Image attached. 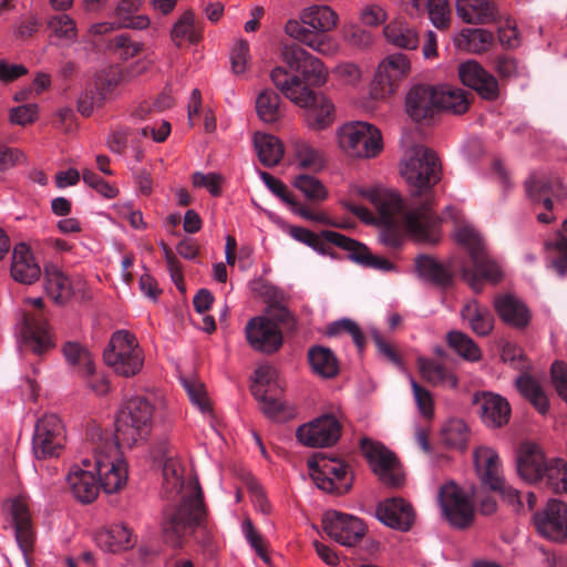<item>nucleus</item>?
<instances>
[{
  "mask_svg": "<svg viewBox=\"0 0 567 567\" xmlns=\"http://www.w3.org/2000/svg\"><path fill=\"white\" fill-rule=\"evenodd\" d=\"M162 494L175 501L163 512V534L167 542L179 545L204 526L206 508L196 476L178 457L169 456L164 463Z\"/></svg>",
  "mask_w": 567,
  "mask_h": 567,
  "instance_id": "f257e3e1",
  "label": "nucleus"
},
{
  "mask_svg": "<svg viewBox=\"0 0 567 567\" xmlns=\"http://www.w3.org/2000/svg\"><path fill=\"white\" fill-rule=\"evenodd\" d=\"M350 195L361 197L377 208L385 225L379 235L384 246L399 247L402 243V230L420 241L434 240L437 217L427 204L405 210L400 195L380 184H354L350 187Z\"/></svg>",
  "mask_w": 567,
  "mask_h": 567,
  "instance_id": "f03ea898",
  "label": "nucleus"
},
{
  "mask_svg": "<svg viewBox=\"0 0 567 567\" xmlns=\"http://www.w3.org/2000/svg\"><path fill=\"white\" fill-rule=\"evenodd\" d=\"M443 220L452 224L456 243L470 254L472 267L462 266L463 279L474 290L478 289L482 279L497 284L503 278V269L487 255L481 234L467 221L463 212L449 206L443 213Z\"/></svg>",
  "mask_w": 567,
  "mask_h": 567,
  "instance_id": "7ed1b4c3",
  "label": "nucleus"
},
{
  "mask_svg": "<svg viewBox=\"0 0 567 567\" xmlns=\"http://www.w3.org/2000/svg\"><path fill=\"white\" fill-rule=\"evenodd\" d=\"M339 24V14L328 4H310L302 8L299 19H289L285 33L291 39L323 55L333 56L340 51L337 39L330 35Z\"/></svg>",
  "mask_w": 567,
  "mask_h": 567,
  "instance_id": "20e7f679",
  "label": "nucleus"
},
{
  "mask_svg": "<svg viewBox=\"0 0 567 567\" xmlns=\"http://www.w3.org/2000/svg\"><path fill=\"white\" fill-rule=\"evenodd\" d=\"M165 406V396L157 390L128 399L115 416L117 440L130 447L145 443L152 434L156 415Z\"/></svg>",
  "mask_w": 567,
  "mask_h": 567,
  "instance_id": "39448f33",
  "label": "nucleus"
},
{
  "mask_svg": "<svg viewBox=\"0 0 567 567\" xmlns=\"http://www.w3.org/2000/svg\"><path fill=\"white\" fill-rule=\"evenodd\" d=\"M270 78L275 86L295 105L305 109L306 126L315 132L329 128L336 121L333 102L321 93H315L303 85L297 75H289L287 70L277 66Z\"/></svg>",
  "mask_w": 567,
  "mask_h": 567,
  "instance_id": "423d86ee",
  "label": "nucleus"
},
{
  "mask_svg": "<svg viewBox=\"0 0 567 567\" xmlns=\"http://www.w3.org/2000/svg\"><path fill=\"white\" fill-rule=\"evenodd\" d=\"M400 173L414 196L425 195L423 205L432 209L431 188L441 178V167L436 154L422 144H406L400 163Z\"/></svg>",
  "mask_w": 567,
  "mask_h": 567,
  "instance_id": "0eeeda50",
  "label": "nucleus"
},
{
  "mask_svg": "<svg viewBox=\"0 0 567 567\" xmlns=\"http://www.w3.org/2000/svg\"><path fill=\"white\" fill-rule=\"evenodd\" d=\"M92 464L99 485L107 494L120 492L128 480L127 465L118 444L111 437L100 439L93 447Z\"/></svg>",
  "mask_w": 567,
  "mask_h": 567,
  "instance_id": "6e6552de",
  "label": "nucleus"
},
{
  "mask_svg": "<svg viewBox=\"0 0 567 567\" xmlns=\"http://www.w3.org/2000/svg\"><path fill=\"white\" fill-rule=\"evenodd\" d=\"M104 361L117 375L131 378L144 367V351L134 333L117 330L112 333L103 353Z\"/></svg>",
  "mask_w": 567,
  "mask_h": 567,
  "instance_id": "1a4fd4ad",
  "label": "nucleus"
},
{
  "mask_svg": "<svg viewBox=\"0 0 567 567\" xmlns=\"http://www.w3.org/2000/svg\"><path fill=\"white\" fill-rule=\"evenodd\" d=\"M338 147L354 158H373L383 150L381 132L363 121L347 122L336 130Z\"/></svg>",
  "mask_w": 567,
  "mask_h": 567,
  "instance_id": "9d476101",
  "label": "nucleus"
},
{
  "mask_svg": "<svg viewBox=\"0 0 567 567\" xmlns=\"http://www.w3.org/2000/svg\"><path fill=\"white\" fill-rule=\"evenodd\" d=\"M66 443V429L63 421L54 413L41 415L32 435V453L38 460L59 457Z\"/></svg>",
  "mask_w": 567,
  "mask_h": 567,
  "instance_id": "9b49d317",
  "label": "nucleus"
},
{
  "mask_svg": "<svg viewBox=\"0 0 567 567\" xmlns=\"http://www.w3.org/2000/svg\"><path fill=\"white\" fill-rule=\"evenodd\" d=\"M14 337L21 350L42 355L55 347L52 333L44 320L23 310L17 312Z\"/></svg>",
  "mask_w": 567,
  "mask_h": 567,
  "instance_id": "f8f14e48",
  "label": "nucleus"
},
{
  "mask_svg": "<svg viewBox=\"0 0 567 567\" xmlns=\"http://www.w3.org/2000/svg\"><path fill=\"white\" fill-rule=\"evenodd\" d=\"M14 337L21 350L42 355L55 347L52 333L44 320L23 310L17 312Z\"/></svg>",
  "mask_w": 567,
  "mask_h": 567,
  "instance_id": "ddd939ff",
  "label": "nucleus"
},
{
  "mask_svg": "<svg viewBox=\"0 0 567 567\" xmlns=\"http://www.w3.org/2000/svg\"><path fill=\"white\" fill-rule=\"evenodd\" d=\"M443 518L454 528L464 529L474 520L472 496L454 482L444 484L437 495Z\"/></svg>",
  "mask_w": 567,
  "mask_h": 567,
  "instance_id": "4468645a",
  "label": "nucleus"
},
{
  "mask_svg": "<svg viewBox=\"0 0 567 567\" xmlns=\"http://www.w3.org/2000/svg\"><path fill=\"white\" fill-rule=\"evenodd\" d=\"M281 58L290 70L297 72L296 75L299 76L301 83L309 89L327 83L329 71L324 63L299 44L284 45ZM287 73L291 75L288 71Z\"/></svg>",
  "mask_w": 567,
  "mask_h": 567,
  "instance_id": "2eb2a0df",
  "label": "nucleus"
},
{
  "mask_svg": "<svg viewBox=\"0 0 567 567\" xmlns=\"http://www.w3.org/2000/svg\"><path fill=\"white\" fill-rule=\"evenodd\" d=\"M308 465L318 488L336 494H343L350 489L351 477L341 460L319 454L309 458Z\"/></svg>",
  "mask_w": 567,
  "mask_h": 567,
  "instance_id": "dca6fc26",
  "label": "nucleus"
},
{
  "mask_svg": "<svg viewBox=\"0 0 567 567\" xmlns=\"http://www.w3.org/2000/svg\"><path fill=\"white\" fill-rule=\"evenodd\" d=\"M361 449L380 481L391 486H398L403 482V473L395 455L384 445L363 439Z\"/></svg>",
  "mask_w": 567,
  "mask_h": 567,
  "instance_id": "f3484780",
  "label": "nucleus"
},
{
  "mask_svg": "<svg viewBox=\"0 0 567 567\" xmlns=\"http://www.w3.org/2000/svg\"><path fill=\"white\" fill-rule=\"evenodd\" d=\"M341 434V425L332 414H322L296 431L298 441L309 447H328L337 443Z\"/></svg>",
  "mask_w": 567,
  "mask_h": 567,
  "instance_id": "a211bd4d",
  "label": "nucleus"
},
{
  "mask_svg": "<svg viewBox=\"0 0 567 567\" xmlns=\"http://www.w3.org/2000/svg\"><path fill=\"white\" fill-rule=\"evenodd\" d=\"M6 519L11 523L16 540L24 558L33 549L34 532L29 505L23 496H14L3 504Z\"/></svg>",
  "mask_w": 567,
  "mask_h": 567,
  "instance_id": "6ab92c4d",
  "label": "nucleus"
},
{
  "mask_svg": "<svg viewBox=\"0 0 567 567\" xmlns=\"http://www.w3.org/2000/svg\"><path fill=\"white\" fill-rule=\"evenodd\" d=\"M411 61L403 53H392L385 56L379 64L375 74V83L379 90L375 97L384 99L393 94L400 83L410 74Z\"/></svg>",
  "mask_w": 567,
  "mask_h": 567,
  "instance_id": "aec40b11",
  "label": "nucleus"
},
{
  "mask_svg": "<svg viewBox=\"0 0 567 567\" xmlns=\"http://www.w3.org/2000/svg\"><path fill=\"white\" fill-rule=\"evenodd\" d=\"M537 533L550 542L567 539V503L550 499L546 506L534 515Z\"/></svg>",
  "mask_w": 567,
  "mask_h": 567,
  "instance_id": "412c9836",
  "label": "nucleus"
},
{
  "mask_svg": "<svg viewBox=\"0 0 567 567\" xmlns=\"http://www.w3.org/2000/svg\"><path fill=\"white\" fill-rule=\"evenodd\" d=\"M322 525L327 535L342 546L355 545L365 533V526L360 518L337 511L326 512Z\"/></svg>",
  "mask_w": 567,
  "mask_h": 567,
  "instance_id": "4be33fe9",
  "label": "nucleus"
},
{
  "mask_svg": "<svg viewBox=\"0 0 567 567\" xmlns=\"http://www.w3.org/2000/svg\"><path fill=\"white\" fill-rule=\"evenodd\" d=\"M245 332L248 343L256 351L270 354L282 346L279 324L267 317L258 316L248 320Z\"/></svg>",
  "mask_w": 567,
  "mask_h": 567,
  "instance_id": "5701e85b",
  "label": "nucleus"
},
{
  "mask_svg": "<svg viewBox=\"0 0 567 567\" xmlns=\"http://www.w3.org/2000/svg\"><path fill=\"white\" fill-rule=\"evenodd\" d=\"M472 401L485 426L499 429L508 423L512 409L504 396L493 392H477Z\"/></svg>",
  "mask_w": 567,
  "mask_h": 567,
  "instance_id": "b1692460",
  "label": "nucleus"
},
{
  "mask_svg": "<svg viewBox=\"0 0 567 567\" xmlns=\"http://www.w3.org/2000/svg\"><path fill=\"white\" fill-rule=\"evenodd\" d=\"M95 474L91 458H84L70 467L66 483L79 502L91 503L97 497L100 485Z\"/></svg>",
  "mask_w": 567,
  "mask_h": 567,
  "instance_id": "393cba45",
  "label": "nucleus"
},
{
  "mask_svg": "<svg viewBox=\"0 0 567 567\" xmlns=\"http://www.w3.org/2000/svg\"><path fill=\"white\" fill-rule=\"evenodd\" d=\"M405 112L415 122H426L439 113L436 86L416 84L410 87L405 96Z\"/></svg>",
  "mask_w": 567,
  "mask_h": 567,
  "instance_id": "a878e982",
  "label": "nucleus"
},
{
  "mask_svg": "<svg viewBox=\"0 0 567 567\" xmlns=\"http://www.w3.org/2000/svg\"><path fill=\"white\" fill-rule=\"evenodd\" d=\"M475 473L481 484L489 489L503 486L502 462L498 453L491 446L481 445L473 451Z\"/></svg>",
  "mask_w": 567,
  "mask_h": 567,
  "instance_id": "bb28decb",
  "label": "nucleus"
},
{
  "mask_svg": "<svg viewBox=\"0 0 567 567\" xmlns=\"http://www.w3.org/2000/svg\"><path fill=\"white\" fill-rule=\"evenodd\" d=\"M549 460L546 458L539 445L533 442H524L516 454L517 473L527 483H537L543 480Z\"/></svg>",
  "mask_w": 567,
  "mask_h": 567,
  "instance_id": "cd10ccee",
  "label": "nucleus"
},
{
  "mask_svg": "<svg viewBox=\"0 0 567 567\" xmlns=\"http://www.w3.org/2000/svg\"><path fill=\"white\" fill-rule=\"evenodd\" d=\"M458 76L464 85L474 89L481 97L486 100L497 99L499 89L496 79L485 71L478 62L467 60L461 63Z\"/></svg>",
  "mask_w": 567,
  "mask_h": 567,
  "instance_id": "c85d7f7f",
  "label": "nucleus"
},
{
  "mask_svg": "<svg viewBox=\"0 0 567 567\" xmlns=\"http://www.w3.org/2000/svg\"><path fill=\"white\" fill-rule=\"evenodd\" d=\"M375 515L384 525L402 532L409 530L415 519L412 505L401 497L381 502L377 507Z\"/></svg>",
  "mask_w": 567,
  "mask_h": 567,
  "instance_id": "c756f323",
  "label": "nucleus"
},
{
  "mask_svg": "<svg viewBox=\"0 0 567 567\" xmlns=\"http://www.w3.org/2000/svg\"><path fill=\"white\" fill-rule=\"evenodd\" d=\"M323 235L329 241L333 243V245L350 251L351 259L358 264L382 271L393 269V265L388 259L371 254L364 245L349 237L332 230H326Z\"/></svg>",
  "mask_w": 567,
  "mask_h": 567,
  "instance_id": "7c9ffc66",
  "label": "nucleus"
},
{
  "mask_svg": "<svg viewBox=\"0 0 567 567\" xmlns=\"http://www.w3.org/2000/svg\"><path fill=\"white\" fill-rule=\"evenodd\" d=\"M560 182L558 179H548L545 177L530 178L526 183V192L529 199L535 204H543L548 210L546 213H538L537 219L543 224H549L554 220V215L550 213L553 208V198L561 195Z\"/></svg>",
  "mask_w": 567,
  "mask_h": 567,
  "instance_id": "2f4dec72",
  "label": "nucleus"
},
{
  "mask_svg": "<svg viewBox=\"0 0 567 567\" xmlns=\"http://www.w3.org/2000/svg\"><path fill=\"white\" fill-rule=\"evenodd\" d=\"M44 275L47 293L55 302L63 303L83 291L84 282L81 279H70L53 264L45 265Z\"/></svg>",
  "mask_w": 567,
  "mask_h": 567,
  "instance_id": "473e14b6",
  "label": "nucleus"
},
{
  "mask_svg": "<svg viewBox=\"0 0 567 567\" xmlns=\"http://www.w3.org/2000/svg\"><path fill=\"white\" fill-rule=\"evenodd\" d=\"M455 11L466 24H491L499 19V11L491 0H455Z\"/></svg>",
  "mask_w": 567,
  "mask_h": 567,
  "instance_id": "72a5a7b5",
  "label": "nucleus"
},
{
  "mask_svg": "<svg viewBox=\"0 0 567 567\" xmlns=\"http://www.w3.org/2000/svg\"><path fill=\"white\" fill-rule=\"evenodd\" d=\"M10 272L13 280L24 285H31L40 278L41 268L27 244L20 243L13 247Z\"/></svg>",
  "mask_w": 567,
  "mask_h": 567,
  "instance_id": "f704fd0d",
  "label": "nucleus"
},
{
  "mask_svg": "<svg viewBox=\"0 0 567 567\" xmlns=\"http://www.w3.org/2000/svg\"><path fill=\"white\" fill-rule=\"evenodd\" d=\"M494 307L499 318L511 327L526 328L532 319V312L526 303L513 295L498 296Z\"/></svg>",
  "mask_w": 567,
  "mask_h": 567,
  "instance_id": "c9c22d12",
  "label": "nucleus"
},
{
  "mask_svg": "<svg viewBox=\"0 0 567 567\" xmlns=\"http://www.w3.org/2000/svg\"><path fill=\"white\" fill-rule=\"evenodd\" d=\"M386 43L403 50H415L419 47V34L414 27L402 18L396 17L383 27Z\"/></svg>",
  "mask_w": 567,
  "mask_h": 567,
  "instance_id": "e433bc0d",
  "label": "nucleus"
},
{
  "mask_svg": "<svg viewBox=\"0 0 567 567\" xmlns=\"http://www.w3.org/2000/svg\"><path fill=\"white\" fill-rule=\"evenodd\" d=\"M145 0H118L113 9L112 17L125 29L144 30L150 27V18L137 14Z\"/></svg>",
  "mask_w": 567,
  "mask_h": 567,
  "instance_id": "4c0bfd02",
  "label": "nucleus"
},
{
  "mask_svg": "<svg viewBox=\"0 0 567 567\" xmlns=\"http://www.w3.org/2000/svg\"><path fill=\"white\" fill-rule=\"evenodd\" d=\"M291 164L300 169L317 172L324 165V159L319 150L309 142L296 137L290 142Z\"/></svg>",
  "mask_w": 567,
  "mask_h": 567,
  "instance_id": "58836bf2",
  "label": "nucleus"
},
{
  "mask_svg": "<svg viewBox=\"0 0 567 567\" xmlns=\"http://www.w3.org/2000/svg\"><path fill=\"white\" fill-rule=\"evenodd\" d=\"M452 40L457 50L481 53L492 44L493 34L484 29L465 28L455 33Z\"/></svg>",
  "mask_w": 567,
  "mask_h": 567,
  "instance_id": "ea45409f",
  "label": "nucleus"
},
{
  "mask_svg": "<svg viewBox=\"0 0 567 567\" xmlns=\"http://www.w3.org/2000/svg\"><path fill=\"white\" fill-rule=\"evenodd\" d=\"M95 542L104 551H121L133 545L132 532L126 526L115 525L97 532Z\"/></svg>",
  "mask_w": 567,
  "mask_h": 567,
  "instance_id": "a19ab883",
  "label": "nucleus"
},
{
  "mask_svg": "<svg viewBox=\"0 0 567 567\" xmlns=\"http://www.w3.org/2000/svg\"><path fill=\"white\" fill-rule=\"evenodd\" d=\"M254 146L259 161L265 166L277 165L285 153L281 141L278 137L267 133H255Z\"/></svg>",
  "mask_w": 567,
  "mask_h": 567,
  "instance_id": "79ce46f5",
  "label": "nucleus"
},
{
  "mask_svg": "<svg viewBox=\"0 0 567 567\" xmlns=\"http://www.w3.org/2000/svg\"><path fill=\"white\" fill-rule=\"evenodd\" d=\"M462 317L478 336H487L493 330L494 320L491 312L486 307L480 306L476 300H470L464 305Z\"/></svg>",
  "mask_w": 567,
  "mask_h": 567,
  "instance_id": "37998d69",
  "label": "nucleus"
},
{
  "mask_svg": "<svg viewBox=\"0 0 567 567\" xmlns=\"http://www.w3.org/2000/svg\"><path fill=\"white\" fill-rule=\"evenodd\" d=\"M308 359L313 373L323 379L333 378L339 372L334 353L326 347H312L308 352Z\"/></svg>",
  "mask_w": 567,
  "mask_h": 567,
  "instance_id": "c03bdc74",
  "label": "nucleus"
},
{
  "mask_svg": "<svg viewBox=\"0 0 567 567\" xmlns=\"http://www.w3.org/2000/svg\"><path fill=\"white\" fill-rule=\"evenodd\" d=\"M417 364L422 377L431 384L447 389L456 388V375L442 364L425 358H420Z\"/></svg>",
  "mask_w": 567,
  "mask_h": 567,
  "instance_id": "a18cd8bd",
  "label": "nucleus"
},
{
  "mask_svg": "<svg viewBox=\"0 0 567 567\" xmlns=\"http://www.w3.org/2000/svg\"><path fill=\"white\" fill-rule=\"evenodd\" d=\"M200 37L202 31L195 22L194 14L189 11L184 12L171 30V39L176 47L196 43Z\"/></svg>",
  "mask_w": 567,
  "mask_h": 567,
  "instance_id": "49530a36",
  "label": "nucleus"
},
{
  "mask_svg": "<svg viewBox=\"0 0 567 567\" xmlns=\"http://www.w3.org/2000/svg\"><path fill=\"white\" fill-rule=\"evenodd\" d=\"M436 100L439 101V112L445 110L454 114H463L470 105L466 93L460 87L450 85L436 86Z\"/></svg>",
  "mask_w": 567,
  "mask_h": 567,
  "instance_id": "de8ad7c7",
  "label": "nucleus"
},
{
  "mask_svg": "<svg viewBox=\"0 0 567 567\" xmlns=\"http://www.w3.org/2000/svg\"><path fill=\"white\" fill-rule=\"evenodd\" d=\"M256 111L259 118L265 123H275L284 115L279 95L269 89L262 90L257 95Z\"/></svg>",
  "mask_w": 567,
  "mask_h": 567,
  "instance_id": "09e8293b",
  "label": "nucleus"
},
{
  "mask_svg": "<svg viewBox=\"0 0 567 567\" xmlns=\"http://www.w3.org/2000/svg\"><path fill=\"white\" fill-rule=\"evenodd\" d=\"M280 389L279 375L274 367L261 364L256 368L251 384L254 396H260L262 393H276Z\"/></svg>",
  "mask_w": 567,
  "mask_h": 567,
  "instance_id": "8fccbe9b",
  "label": "nucleus"
},
{
  "mask_svg": "<svg viewBox=\"0 0 567 567\" xmlns=\"http://www.w3.org/2000/svg\"><path fill=\"white\" fill-rule=\"evenodd\" d=\"M47 29L50 37H53L66 44L74 43L78 38L76 23L65 13H59L50 17L47 21Z\"/></svg>",
  "mask_w": 567,
  "mask_h": 567,
  "instance_id": "3c124183",
  "label": "nucleus"
},
{
  "mask_svg": "<svg viewBox=\"0 0 567 567\" xmlns=\"http://www.w3.org/2000/svg\"><path fill=\"white\" fill-rule=\"evenodd\" d=\"M123 82L124 74L118 65H110L102 69L96 74L95 80L96 90L101 95L99 103H101L102 100L111 97Z\"/></svg>",
  "mask_w": 567,
  "mask_h": 567,
  "instance_id": "603ef678",
  "label": "nucleus"
},
{
  "mask_svg": "<svg viewBox=\"0 0 567 567\" xmlns=\"http://www.w3.org/2000/svg\"><path fill=\"white\" fill-rule=\"evenodd\" d=\"M557 494L567 493V463L563 458H549L543 480Z\"/></svg>",
  "mask_w": 567,
  "mask_h": 567,
  "instance_id": "864d4df0",
  "label": "nucleus"
},
{
  "mask_svg": "<svg viewBox=\"0 0 567 567\" xmlns=\"http://www.w3.org/2000/svg\"><path fill=\"white\" fill-rule=\"evenodd\" d=\"M419 275L427 281L436 285H447L451 281V270L429 256H421L416 259Z\"/></svg>",
  "mask_w": 567,
  "mask_h": 567,
  "instance_id": "5fc2aeb1",
  "label": "nucleus"
},
{
  "mask_svg": "<svg viewBox=\"0 0 567 567\" xmlns=\"http://www.w3.org/2000/svg\"><path fill=\"white\" fill-rule=\"evenodd\" d=\"M66 362L83 374H93L95 365L91 353L78 342H66L63 347Z\"/></svg>",
  "mask_w": 567,
  "mask_h": 567,
  "instance_id": "6e6d98bb",
  "label": "nucleus"
},
{
  "mask_svg": "<svg viewBox=\"0 0 567 567\" xmlns=\"http://www.w3.org/2000/svg\"><path fill=\"white\" fill-rule=\"evenodd\" d=\"M181 382L192 404L196 406L204 416L208 419L213 417L212 402L205 385L196 379L188 378H181Z\"/></svg>",
  "mask_w": 567,
  "mask_h": 567,
  "instance_id": "4d7b16f0",
  "label": "nucleus"
},
{
  "mask_svg": "<svg viewBox=\"0 0 567 567\" xmlns=\"http://www.w3.org/2000/svg\"><path fill=\"white\" fill-rule=\"evenodd\" d=\"M516 386L523 396L528 399L536 410L545 414L548 411V400L539 383L529 375H522L516 380Z\"/></svg>",
  "mask_w": 567,
  "mask_h": 567,
  "instance_id": "13d9d810",
  "label": "nucleus"
},
{
  "mask_svg": "<svg viewBox=\"0 0 567 567\" xmlns=\"http://www.w3.org/2000/svg\"><path fill=\"white\" fill-rule=\"evenodd\" d=\"M292 186L311 202L320 203L328 198L327 188L315 176L306 174L297 175L292 181Z\"/></svg>",
  "mask_w": 567,
  "mask_h": 567,
  "instance_id": "bf43d9fd",
  "label": "nucleus"
},
{
  "mask_svg": "<svg viewBox=\"0 0 567 567\" xmlns=\"http://www.w3.org/2000/svg\"><path fill=\"white\" fill-rule=\"evenodd\" d=\"M545 248L551 256L554 269L564 276L567 274V238L560 233H556L551 238L545 241Z\"/></svg>",
  "mask_w": 567,
  "mask_h": 567,
  "instance_id": "052dcab7",
  "label": "nucleus"
},
{
  "mask_svg": "<svg viewBox=\"0 0 567 567\" xmlns=\"http://www.w3.org/2000/svg\"><path fill=\"white\" fill-rule=\"evenodd\" d=\"M447 342L455 352L468 361H478L482 357L477 344L465 333L451 331L447 334Z\"/></svg>",
  "mask_w": 567,
  "mask_h": 567,
  "instance_id": "680f3d73",
  "label": "nucleus"
},
{
  "mask_svg": "<svg viewBox=\"0 0 567 567\" xmlns=\"http://www.w3.org/2000/svg\"><path fill=\"white\" fill-rule=\"evenodd\" d=\"M443 442L454 449H464L467 442V425L460 419L449 420L442 427Z\"/></svg>",
  "mask_w": 567,
  "mask_h": 567,
  "instance_id": "e2e57ef3",
  "label": "nucleus"
},
{
  "mask_svg": "<svg viewBox=\"0 0 567 567\" xmlns=\"http://www.w3.org/2000/svg\"><path fill=\"white\" fill-rule=\"evenodd\" d=\"M425 16L439 30H446L452 22V9L449 0H429Z\"/></svg>",
  "mask_w": 567,
  "mask_h": 567,
  "instance_id": "0e129e2a",
  "label": "nucleus"
},
{
  "mask_svg": "<svg viewBox=\"0 0 567 567\" xmlns=\"http://www.w3.org/2000/svg\"><path fill=\"white\" fill-rule=\"evenodd\" d=\"M340 34L346 44L355 49H365L373 42L372 34L355 23H344Z\"/></svg>",
  "mask_w": 567,
  "mask_h": 567,
  "instance_id": "69168bd1",
  "label": "nucleus"
},
{
  "mask_svg": "<svg viewBox=\"0 0 567 567\" xmlns=\"http://www.w3.org/2000/svg\"><path fill=\"white\" fill-rule=\"evenodd\" d=\"M324 231L321 233V236L306 229L302 227H292L290 230V235L293 239L297 241H300L308 247L312 248L315 251L319 252L320 255H327L329 251V244H332L329 241L326 236L323 235Z\"/></svg>",
  "mask_w": 567,
  "mask_h": 567,
  "instance_id": "338daca9",
  "label": "nucleus"
},
{
  "mask_svg": "<svg viewBox=\"0 0 567 567\" xmlns=\"http://www.w3.org/2000/svg\"><path fill=\"white\" fill-rule=\"evenodd\" d=\"M106 49L118 59L126 61L140 53L142 44L132 41L124 34H120L107 42Z\"/></svg>",
  "mask_w": 567,
  "mask_h": 567,
  "instance_id": "774afa93",
  "label": "nucleus"
}]
</instances>
